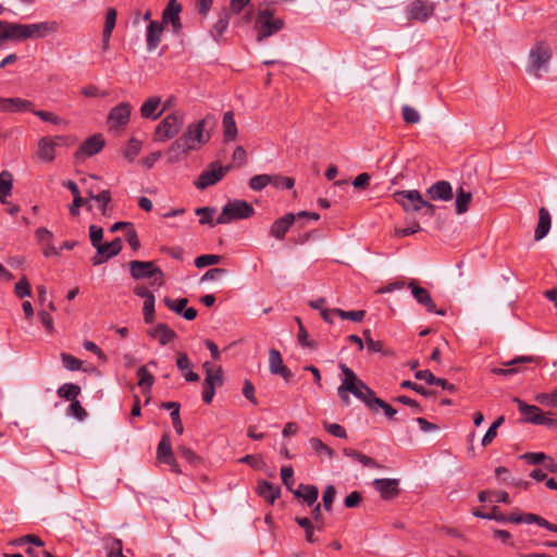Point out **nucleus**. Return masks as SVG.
<instances>
[{
  "label": "nucleus",
  "mask_w": 557,
  "mask_h": 557,
  "mask_svg": "<svg viewBox=\"0 0 557 557\" xmlns=\"http://www.w3.org/2000/svg\"><path fill=\"white\" fill-rule=\"evenodd\" d=\"M206 123L207 119H202L189 124L186 131L171 144L166 150L170 162H177L181 156L197 150L209 141L210 134L206 132Z\"/></svg>",
  "instance_id": "1"
},
{
  "label": "nucleus",
  "mask_w": 557,
  "mask_h": 557,
  "mask_svg": "<svg viewBox=\"0 0 557 557\" xmlns=\"http://www.w3.org/2000/svg\"><path fill=\"white\" fill-rule=\"evenodd\" d=\"M184 122L185 113L182 110L171 112L156 126L152 140L154 143H165L173 139L181 132Z\"/></svg>",
  "instance_id": "2"
},
{
  "label": "nucleus",
  "mask_w": 557,
  "mask_h": 557,
  "mask_svg": "<svg viewBox=\"0 0 557 557\" xmlns=\"http://www.w3.org/2000/svg\"><path fill=\"white\" fill-rule=\"evenodd\" d=\"M345 380V389L349 391L356 398L372 408V399L376 398L375 393L346 364H339Z\"/></svg>",
  "instance_id": "3"
},
{
  "label": "nucleus",
  "mask_w": 557,
  "mask_h": 557,
  "mask_svg": "<svg viewBox=\"0 0 557 557\" xmlns=\"http://www.w3.org/2000/svg\"><path fill=\"white\" fill-rule=\"evenodd\" d=\"M552 50L548 44L540 41L533 46L529 52V60L527 65L528 74L535 78H541L542 72H547L549 69V61L552 59Z\"/></svg>",
  "instance_id": "4"
},
{
  "label": "nucleus",
  "mask_w": 557,
  "mask_h": 557,
  "mask_svg": "<svg viewBox=\"0 0 557 557\" xmlns=\"http://www.w3.org/2000/svg\"><path fill=\"white\" fill-rule=\"evenodd\" d=\"M255 214L253 207L246 200L235 199L223 206L216 218V224H228L236 220L251 218Z\"/></svg>",
  "instance_id": "5"
},
{
  "label": "nucleus",
  "mask_w": 557,
  "mask_h": 557,
  "mask_svg": "<svg viewBox=\"0 0 557 557\" xmlns=\"http://www.w3.org/2000/svg\"><path fill=\"white\" fill-rule=\"evenodd\" d=\"M512 401L517 404L518 410L522 414L523 422L545 426H554L557 424L556 419L547 417L537 406L528 405L518 397H512Z\"/></svg>",
  "instance_id": "6"
},
{
  "label": "nucleus",
  "mask_w": 557,
  "mask_h": 557,
  "mask_svg": "<svg viewBox=\"0 0 557 557\" xmlns=\"http://www.w3.org/2000/svg\"><path fill=\"white\" fill-rule=\"evenodd\" d=\"M129 272L132 277L135 280L153 278L152 284H157L158 286H162L164 283L163 271L156 267L154 262L152 261H131Z\"/></svg>",
  "instance_id": "7"
},
{
  "label": "nucleus",
  "mask_w": 557,
  "mask_h": 557,
  "mask_svg": "<svg viewBox=\"0 0 557 557\" xmlns=\"http://www.w3.org/2000/svg\"><path fill=\"white\" fill-rule=\"evenodd\" d=\"M284 25V21L282 18H275L272 11L268 9L260 11L256 20V28L258 30L257 40L262 41L276 34Z\"/></svg>",
  "instance_id": "8"
},
{
  "label": "nucleus",
  "mask_w": 557,
  "mask_h": 557,
  "mask_svg": "<svg viewBox=\"0 0 557 557\" xmlns=\"http://www.w3.org/2000/svg\"><path fill=\"white\" fill-rule=\"evenodd\" d=\"M70 145L69 136H44L38 140L37 157L44 162H52L55 159L57 147Z\"/></svg>",
  "instance_id": "9"
},
{
  "label": "nucleus",
  "mask_w": 557,
  "mask_h": 557,
  "mask_svg": "<svg viewBox=\"0 0 557 557\" xmlns=\"http://www.w3.org/2000/svg\"><path fill=\"white\" fill-rule=\"evenodd\" d=\"M233 168V164H227L225 166L220 165L218 162H212L201 172L198 178L195 181V186L198 189H206L212 185H215L220 182L225 174Z\"/></svg>",
  "instance_id": "10"
},
{
  "label": "nucleus",
  "mask_w": 557,
  "mask_h": 557,
  "mask_svg": "<svg viewBox=\"0 0 557 557\" xmlns=\"http://www.w3.org/2000/svg\"><path fill=\"white\" fill-rule=\"evenodd\" d=\"M393 198L406 212L421 211L425 205L421 193L417 189L395 191Z\"/></svg>",
  "instance_id": "11"
},
{
  "label": "nucleus",
  "mask_w": 557,
  "mask_h": 557,
  "mask_svg": "<svg viewBox=\"0 0 557 557\" xmlns=\"http://www.w3.org/2000/svg\"><path fill=\"white\" fill-rule=\"evenodd\" d=\"M182 4L177 0H169L162 12V25H170L175 35H180L183 29L181 22Z\"/></svg>",
  "instance_id": "12"
},
{
  "label": "nucleus",
  "mask_w": 557,
  "mask_h": 557,
  "mask_svg": "<svg viewBox=\"0 0 557 557\" xmlns=\"http://www.w3.org/2000/svg\"><path fill=\"white\" fill-rule=\"evenodd\" d=\"M132 106L128 102H121L117 106L113 107L108 114V125L110 129H121L124 128L131 117Z\"/></svg>",
  "instance_id": "13"
},
{
  "label": "nucleus",
  "mask_w": 557,
  "mask_h": 557,
  "mask_svg": "<svg viewBox=\"0 0 557 557\" xmlns=\"http://www.w3.org/2000/svg\"><path fill=\"white\" fill-rule=\"evenodd\" d=\"M408 288L411 290V294L413 298L417 300L418 304L423 306L425 310L430 313H436L438 315H445V310H437L436 305L433 301L431 294L429 290L424 287H421L418 285L417 281L411 280L408 283Z\"/></svg>",
  "instance_id": "14"
},
{
  "label": "nucleus",
  "mask_w": 557,
  "mask_h": 557,
  "mask_svg": "<svg viewBox=\"0 0 557 557\" xmlns=\"http://www.w3.org/2000/svg\"><path fill=\"white\" fill-rule=\"evenodd\" d=\"M435 5L429 0H414L407 8V17L410 21L426 22L433 16Z\"/></svg>",
  "instance_id": "15"
},
{
  "label": "nucleus",
  "mask_w": 557,
  "mask_h": 557,
  "mask_svg": "<svg viewBox=\"0 0 557 557\" xmlns=\"http://www.w3.org/2000/svg\"><path fill=\"white\" fill-rule=\"evenodd\" d=\"M106 145L101 134H95L82 143L74 157L76 161H83L99 153Z\"/></svg>",
  "instance_id": "16"
},
{
  "label": "nucleus",
  "mask_w": 557,
  "mask_h": 557,
  "mask_svg": "<svg viewBox=\"0 0 557 557\" xmlns=\"http://www.w3.org/2000/svg\"><path fill=\"white\" fill-rule=\"evenodd\" d=\"M540 361H541L540 357L519 356V357L513 358L510 361L504 362L503 366L507 367L506 369L505 368H493L492 373H494L496 375H503V376L513 375V374L522 371L521 368L519 367L520 364H525V363L539 364Z\"/></svg>",
  "instance_id": "17"
},
{
  "label": "nucleus",
  "mask_w": 557,
  "mask_h": 557,
  "mask_svg": "<svg viewBox=\"0 0 557 557\" xmlns=\"http://www.w3.org/2000/svg\"><path fill=\"white\" fill-rule=\"evenodd\" d=\"M372 485L383 500L394 499L400 494L398 479H375Z\"/></svg>",
  "instance_id": "18"
},
{
  "label": "nucleus",
  "mask_w": 557,
  "mask_h": 557,
  "mask_svg": "<svg viewBox=\"0 0 557 557\" xmlns=\"http://www.w3.org/2000/svg\"><path fill=\"white\" fill-rule=\"evenodd\" d=\"M294 223H296V215L288 212L272 223L269 235L277 240H283Z\"/></svg>",
  "instance_id": "19"
},
{
  "label": "nucleus",
  "mask_w": 557,
  "mask_h": 557,
  "mask_svg": "<svg viewBox=\"0 0 557 557\" xmlns=\"http://www.w3.org/2000/svg\"><path fill=\"white\" fill-rule=\"evenodd\" d=\"M26 39L28 38H44L49 34L58 30L59 25L57 22H40L34 24H24Z\"/></svg>",
  "instance_id": "20"
},
{
  "label": "nucleus",
  "mask_w": 557,
  "mask_h": 557,
  "mask_svg": "<svg viewBox=\"0 0 557 557\" xmlns=\"http://www.w3.org/2000/svg\"><path fill=\"white\" fill-rule=\"evenodd\" d=\"M25 25L0 21V42L3 40H25Z\"/></svg>",
  "instance_id": "21"
},
{
  "label": "nucleus",
  "mask_w": 557,
  "mask_h": 557,
  "mask_svg": "<svg viewBox=\"0 0 557 557\" xmlns=\"http://www.w3.org/2000/svg\"><path fill=\"white\" fill-rule=\"evenodd\" d=\"M269 368L272 374L281 375L286 382L293 376L290 370L283 363L281 352L275 348L269 350Z\"/></svg>",
  "instance_id": "22"
},
{
  "label": "nucleus",
  "mask_w": 557,
  "mask_h": 557,
  "mask_svg": "<svg viewBox=\"0 0 557 557\" xmlns=\"http://www.w3.org/2000/svg\"><path fill=\"white\" fill-rule=\"evenodd\" d=\"M426 196L434 201H449L453 199V188L449 182L438 181L426 189Z\"/></svg>",
  "instance_id": "23"
},
{
  "label": "nucleus",
  "mask_w": 557,
  "mask_h": 557,
  "mask_svg": "<svg viewBox=\"0 0 557 557\" xmlns=\"http://www.w3.org/2000/svg\"><path fill=\"white\" fill-rule=\"evenodd\" d=\"M34 111V103L22 98L0 97V112H24Z\"/></svg>",
  "instance_id": "24"
},
{
  "label": "nucleus",
  "mask_w": 557,
  "mask_h": 557,
  "mask_svg": "<svg viewBox=\"0 0 557 557\" xmlns=\"http://www.w3.org/2000/svg\"><path fill=\"white\" fill-rule=\"evenodd\" d=\"M162 104L161 97L151 96L145 100L140 107V115L144 119L157 120L162 115L160 106Z\"/></svg>",
  "instance_id": "25"
},
{
  "label": "nucleus",
  "mask_w": 557,
  "mask_h": 557,
  "mask_svg": "<svg viewBox=\"0 0 557 557\" xmlns=\"http://www.w3.org/2000/svg\"><path fill=\"white\" fill-rule=\"evenodd\" d=\"M164 30L162 23L158 21H150L147 26L146 44L147 50L153 51L161 42V37Z\"/></svg>",
  "instance_id": "26"
},
{
  "label": "nucleus",
  "mask_w": 557,
  "mask_h": 557,
  "mask_svg": "<svg viewBox=\"0 0 557 557\" xmlns=\"http://www.w3.org/2000/svg\"><path fill=\"white\" fill-rule=\"evenodd\" d=\"M256 493L268 503L274 504L281 495V487L265 480H260L257 484Z\"/></svg>",
  "instance_id": "27"
},
{
  "label": "nucleus",
  "mask_w": 557,
  "mask_h": 557,
  "mask_svg": "<svg viewBox=\"0 0 557 557\" xmlns=\"http://www.w3.org/2000/svg\"><path fill=\"white\" fill-rule=\"evenodd\" d=\"M149 336L157 339L160 345L165 346L173 341L177 335L165 323H158L153 329L149 330Z\"/></svg>",
  "instance_id": "28"
},
{
  "label": "nucleus",
  "mask_w": 557,
  "mask_h": 557,
  "mask_svg": "<svg viewBox=\"0 0 557 557\" xmlns=\"http://www.w3.org/2000/svg\"><path fill=\"white\" fill-rule=\"evenodd\" d=\"M552 225V218L548 210L545 207L539 210V222L534 232V239H543L549 232Z\"/></svg>",
  "instance_id": "29"
},
{
  "label": "nucleus",
  "mask_w": 557,
  "mask_h": 557,
  "mask_svg": "<svg viewBox=\"0 0 557 557\" xmlns=\"http://www.w3.org/2000/svg\"><path fill=\"white\" fill-rule=\"evenodd\" d=\"M176 367L187 382L199 381V375L191 370V362L186 352H177Z\"/></svg>",
  "instance_id": "30"
},
{
  "label": "nucleus",
  "mask_w": 557,
  "mask_h": 557,
  "mask_svg": "<svg viewBox=\"0 0 557 557\" xmlns=\"http://www.w3.org/2000/svg\"><path fill=\"white\" fill-rule=\"evenodd\" d=\"M293 493L295 497L302 498L308 506L317 505L315 503L318 500L319 490L315 485L300 484Z\"/></svg>",
  "instance_id": "31"
},
{
  "label": "nucleus",
  "mask_w": 557,
  "mask_h": 557,
  "mask_svg": "<svg viewBox=\"0 0 557 557\" xmlns=\"http://www.w3.org/2000/svg\"><path fill=\"white\" fill-rule=\"evenodd\" d=\"M230 24V12L224 9L220 14L218 21L213 24L210 35L214 41L220 42L223 34L226 32Z\"/></svg>",
  "instance_id": "32"
},
{
  "label": "nucleus",
  "mask_w": 557,
  "mask_h": 557,
  "mask_svg": "<svg viewBox=\"0 0 557 557\" xmlns=\"http://www.w3.org/2000/svg\"><path fill=\"white\" fill-rule=\"evenodd\" d=\"M13 175L4 170L0 173V202L8 203V197L12 195Z\"/></svg>",
  "instance_id": "33"
},
{
  "label": "nucleus",
  "mask_w": 557,
  "mask_h": 557,
  "mask_svg": "<svg viewBox=\"0 0 557 557\" xmlns=\"http://www.w3.org/2000/svg\"><path fill=\"white\" fill-rule=\"evenodd\" d=\"M222 127H223V136L225 141L235 140L237 136V126L234 119V114L231 111H227L223 115L222 121Z\"/></svg>",
  "instance_id": "34"
},
{
  "label": "nucleus",
  "mask_w": 557,
  "mask_h": 557,
  "mask_svg": "<svg viewBox=\"0 0 557 557\" xmlns=\"http://www.w3.org/2000/svg\"><path fill=\"white\" fill-rule=\"evenodd\" d=\"M81 392L82 389L79 385L74 383H64L58 388L57 394L60 398L67 401H74L77 399Z\"/></svg>",
  "instance_id": "35"
},
{
  "label": "nucleus",
  "mask_w": 557,
  "mask_h": 557,
  "mask_svg": "<svg viewBox=\"0 0 557 557\" xmlns=\"http://www.w3.org/2000/svg\"><path fill=\"white\" fill-rule=\"evenodd\" d=\"M472 200V194L463 187H459L456 193V212L462 214L468 211Z\"/></svg>",
  "instance_id": "36"
},
{
  "label": "nucleus",
  "mask_w": 557,
  "mask_h": 557,
  "mask_svg": "<svg viewBox=\"0 0 557 557\" xmlns=\"http://www.w3.org/2000/svg\"><path fill=\"white\" fill-rule=\"evenodd\" d=\"M173 455L172 444L169 433H164L157 447V460L160 462L166 457Z\"/></svg>",
  "instance_id": "37"
},
{
  "label": "nucleus",
  "mask_w": 557,
  "mask_h": 557,
  "mask_svg": "<svg viewBox=\"0 0 557 557\" xmlns=\"http://www.w3.org/2000/svg\"><path fill=\"white\" fill-rule=\"evenodd\" d=\"M203 370L206 371V377L209 379L213 387L221 386L223 384V371L221 367L213 369L210 362L203 363Z\"/></svg>",
  "instance_id": "38"
},
{
  "label": "nucleus",
  "mask_w": 557,
  "mask_h": 557,
  "mask_svg": "<svg viewBox=\"0 0 557 557\" xmlns=\"http://www.w3.org/2000/svg\"><path fill=\"white\" fill-rule=\"evenodd\" d=\"M138 385L143 393L149 392L154 383L153 375L147 370L146 366H141L137 370Z\"/></svg>",
  "instance_id": "39"
},
{
  "label": "nucleus",
  "mask_w": 557,
  "mask_h": 557,
  "mask_svg": "<svg viewBox=\"0 0 557 557\" xmlns=\"http://www.w3.org/2000/svg\"><path fill=\"white\" fill-rule=\"evenodd\" d=\"M122 250V240L120 237L113 239L110 243L102 244L101 246H98L97 252L99 253H106L108 258L115 257L120 253Z\"/></svg>",
  "instance_id": "40"
},
{
  "label": "nucleus",
  "mask_w": 557,
  "mask_h": 557,
  "mask_svg": "<svg viewBox=\"0 0 557 557\" xmlns=\"http://www.w3.org/2000/svg\"><path fill=\"white\" fill-rule=\"evenodd\" d=\"M309 444H310V447L312 448V450L319 455V456H322V455H326L329 458H333L334 455H335V451L334 449H332L330 446H327L326 444H324L320 438L318 437H311L309 440Z\"/></svg>",
  "instance_id": "41"
},
{
  "label": "nucleus",
  "mask_w": 557,
  "mask_h": 557,
  "mask_svg": "<svg viewBox=\"0 0 557 557\" xmlns=\"http://www.w3.org/2000/svg\"><path fill=\"white\" fill-rule=\"evenodd\" d=\"M141 146L143 143L139 139L131 138L123 151L124 158L127 161L133 162L135 158L139 154Z\"/></svg>",
  "instance_id": "42"
},
{
  "label": "nucleus",
  "mask_w": 557,
  "mask_h": 557,
  "mask_svg": "<svg viewBox=\"0 0 557 557\" xmlns=\"http://www.w3.org/2000/svg\"><path fill=\"white\" fill-rule=\"evenodd\" d=\"M295 521L300 528L305 530L307 542L315 543L318 541V539L314 536V525L312 524V521L309 518L296 517Z\"/></svg>",
  "instance_id": "43"
},
{
  "label": "nucleus",
  "mask_w": 557,
  "mask_h": 557,
  "mask_svg": "<svg viewBox=\"0 0 557 557\" xmlns=\"http://www.w3.org/2000/svg\"><path fill=\"white\" fill-rule=\"evenodd\" d=\"M271 175L270 174H259L252 176L249 182V188L253 191H261L264 189L268 185L271 183Z\"/></svg>",
  "instance_id": "44"
},
{
  "label": "nucleus",
  "mask_w": 557,
  "mask_h": 557,
  "mask_svg": "<svg viewBox=\"0 0 557 557\" xmlns=\"http://www.w3.org/2000/svg\"><path fill=\"white\" fill-rule=\"evenodd\" d=\"M505 422V417L504 416H500L498 417L493 423L492 425L488 428V430L486 431V433L484 434L483 438H482V445L483 446H487L490 445L494 438L497 436V429Z\"/></svg>",
  "instance_id": "45"
},
{
  "label": "nucleus",
  "mask_w": 557,
  "mask_h": 557,
  "mask_svg": "<svg viewBox=\"0 0 557 557\" xmlns=\"http://www.w3.org/2000/svg\"><path fill=\"white\" fill-rule=\"evenodd\" d=\"M271 181L270 185L277 189H292L295 186L294 178L280 174L271 175Z\"/></svg>",
  "instance_id": "46"
},
{
  "label": "nucleus",
  "mask_w": 557,
  "mask_h": 557,
  "mask_svg": "<svg viewBox=\"0 0 557 557\" xmlns=\"http://www.w3.org/2000/svg\"><path fill=\"white\" fill-rule=\"evenodd\" d=\"M33 113L38 116L40 120L45 122H49L54 125H67L69 122L63 120L62 117L58 116L57 114L50 112V111H44V110H34Z\"/></svg>",
  "instance_id": "47"
},
{
  "label": "nucleus",
  "mask_w": 557,
  "mask_h": 557,
  "mask_svg": "<svg viewBox=\"0 0 557 557\" xmlns=\"http://www.w3.org/2000/svg\"><path fill=\"white\" fill-rule=\"evenodd\" d=\"M376 408H381L389 420H397L395 418L397 414V410L379 397L372 399V408L370 409L376 410Z\"/></svg>",
  "instance_id": "48"
},
{
  "label": "nucleus",
  "mask_w": 557,
  "mask_h": 557,
  "mask_svg": "<svg viewBox=\"0 0 557 557\" xmlns=\"http://www.w3.org/2000/svg\"><path fill=\"white\" fill-rule=\"evenodd\" d=\"M163 302L164 305L173 312H175L176 314H180L183 312V310L185 309V307L187 306L188 304V299L187 298H177V299H172L170 297H164L163 298Z\"/></svg>",
  "instance_id": "49"
},
{
  "label": "nucleus",
  "mask_w": 557,
  "mask_h": 557,
  "mask_svg": "<svg viewBox=\"0 0 557 557\" xmlns=\"http://www.w3.org/2000/svg\"><path fill=\"white\" fill-rule=\"evenodd\" d=\"M106 547L108 549V557H126L123 555V543L120 539H109Z\"/></svg>",
  "instance_id": "50"
},
{
  "label": "nucleus",
  "mask_w": 557,
  "mask_h": 557,
  "mask_svg": "<svg viewBox=\"0 0 557 557\" xmlns=\"http://www.w3.org/2000/svg\"><path fill=\"white\" fill-rule=\"evenodd\" d=\"M177 453L182 458H184L193 466H197L198 463L201 462V458L198 455H196L194 450H191L185 445H180L177 447Z\"/></svg>",
  "instance_id": "51"
},
{
  "label": "nucleus",
  "mask_w": 557,
  "mask_h": 557,
  "mask_svg": "<svg viewBox=\"0 0 557 557\" xmlns=\"http://www.w3.org/2000/svg\"><path fill=\"white\" fill-rule=\"evenodd\" d=\"M222 257L219 255H201L195 259V267L198 269L218 264Z\"/></svg>",
  "instance_id": "52"
},
{
  "label": "nucleus",
  "mask_w": 557,
  "mask_h": 557,
  "mask_svg": "<svg viewBox=\"0 0 557 557\" xmlns=\"http://www.w3.org/2000/svg\"><path fill=\"white\" fill-rule=\"evenodd\" d=\"M111 193L108 189L102 190L95 196V200L99 205V210L104 216L108 215V205L111 202Z\"/></svg>",
  "instance_id": "53"
},
{
  "label": "nucleus",
  "mask_w": 557,
  "mask_h": 557,
  "mask_svg": "<svg viewBox=\"0 0 557 557\" xmlns=\"http://www.w3.org/2000/svg\"><path fill=\"white\" fill-rule=\"evenodd\" d=\"M535 401L541 405L548 407H557V391L556 388L552 393H540L535 396Z\"/></svg>",
  "instance_id": "54"
},
{
  "label": "nucleus",
  "mask_w": 557,
  "mask_h": 557,
  "mask_svg": "<svg viewBox=\"0 0 557 557\" xmlns=\"http://www.w3.org/2000/svg\"><path fill=\"white\" fill-rule=\"evenodd\" d=\"M14 292L18 298L29 297L32 295V289L29 282L26 276H22L20 281L15 284Z\"/></svg>",
  "instance_id": "55"
},
{
  "label": "nucleus",
  "mask_w": 557,
  "mask_h": 557,
  "mask_svg": "<svg viewBox=\"0 0 557 557\" xmlns=\"http://www.w3.org/2000/svg\"><path fill=\"white\" fill-rule=\"evenodd\" d=\"M60 357H61L62 363L65 369H67L70 371L81 370L82 361L79 359H77L76 357H74L70 354H66V352H62Z\"/></svg>",
  "instance_id": "56"
},
{
  "label": "nucleus",
  "mask_w": 557,
  "mask_h": 557,
  "mask_svg": "<svg viewBox=\"0 0 557 557\" xmlns=\"http://www.w3.org/2000/svg\"><path fill=\"white\" fill-rule=\"evenodd\" d=\"M195 213L200 216L199 223L201 225L212 224L215 209L211 207H201L195 210Z\"/></svg>",
  "instance_id": "57"
},
{
  "label": "nucleus",
  "mask_w": 557,
  "mask_h": 557,
  "mask_svg": "<svg viewBox=\"0 0 557 557\" xmlns=\"http://www.w3.org/2000/svg\"><path fill=\"white\" fill-rule=\"evenodd\" d=\"M116 15H117V13H116L115 9H113V8L108 9L102 33H104L106 35H112V32H113V29L115 27V23H116Z\"/></svg>",
  "instance_id": "58"
},
{
  "label": "nucleus",
  "mask_w": 557,
  "mask_h": 557,
  "mask_svg": "<svg viewBox=\"0 0 557 557\" xmlns=\"http://www.w3.org/2000/svg\"><path fill=\"white\" fill-rule=\"evenodd\" d=\"M401 114L404 121L408 124H417L420 122L419 112L410 106H404L401 109Z\"/></svg>",
  "instance_id": "59"
},
{
  "label": "nucleus",
  "mask_w": 557,
  "mask_h": 557,
  "mask_svg": "<svg viewBox=\"0 0 557 557\" xmlns=\"http://www.w3.org/2000/svg\"><path fill=\"white\" fill-rule=\"evenodd\" d=\"M281 478H282V482L286 486V488L289 491H293V485L295 483V480H294V469L292 466H283L281 468Z\"/></svg>",
  "instance_id": "60"
},
{
  "label": "nucleus",
  "mask_w": 557,
  "mask_h": 557,
  "mask_svg": "<svg viewBox=\"0 0 557 557\" xmlns=\"http://www.w3.org/2000/svg\"><path fill=\"white\" fill-rule=\"evenodd\" d=\"M143 314L145 323L150 324L154 321V297L144 301Z\"/></svg>",
  "instance_id": "61"
},
{
  "label": "nucleus",
  "mask_w": 557,
  "mask_h": 557,
  "mask_svg": "<svg viewBox=\"0 0 557 557\" xmlns=\"http://www.w3.org/2000/svg\"><path fill=\"white\" fill-rule=\"evenodd\" d=\"M336 496V490L334 485H327L323 492L322 500H323V507L326 511H330L332 509L334 499Z\"/></svg>",
  "instance_id": "62"
},
{
  "label": "nucleus",
  "mask_w": 557,
  "mask_h": 557,
  "mask_svg": "<svg viewBox=\"0 0 557 557\" xmlns=\"http://www.w3.org/2000/svg\"><path fill=\"white\" fill-rule=\"evenodd\" d=\"M89 237L91 245L98 250V246H101L102 237H103V230L100 226L97 225H90L89 226Z\"/></svg>",
  "instance_id": "63"
},
{
  "label": "nucleus",
  "mask_w": 557,
  "mask_h": 557,
  "mask_svg": "<svg viewBox=\"0 0 557 557\" xmlns=\"http://www.w3.org/2000/svg\"><path fill=\"white\" fill-rule=\"evenodd\" d=\"M238 461L249 465L251 468L257 469V470H260L263 467H265V462L258 455H246V456L242 457Z\"/></svg>",
  "instance_id": "64"
}]
</instances>
